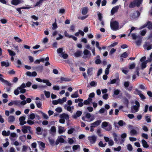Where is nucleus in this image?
Instances as JSON below:
<instances>
[{"instance_id":"f257e3e1","label":"nucleus","mask_w":152,"mask_h":152,"mask_svg":"<svg viewBox=\"0 0 152 152\" xmlns=\"http://www.w3.org/2000/svg\"><path fill=\"white\" fill-rule=\"evenodd\" d=\"M132 38L133 39H137L136 43L137 45L139 46L140 45L142 41V31H140V34L139 35H136L134 33H132L131 34Z\"/></svg>"},{"instance_id":"f03ea898","label":"nucleus","mask_w":152,"mask_h":152,"mask_svg":"<svg viewBox=\"0 0 152 152\" xmlns=\"http://www.w3.org/2000/svg\"><path fill=\"white\" fill-rule=\"evenodd\" d=\"M26 86L24 83H22L20 86L18 87L14 91V94L16 95H18L20 92L23 94L26 92V90L24 88Z\"/></svg>"},{"instance_id":"7ed1b4c3","label":"nucleus","mask_w":152,"mask_h":152,"mask_svg":"<svg viewBox=\"0 0 152 152\" xmlns=\"http://www.w3.org/2000/svg\"><path fill=\"white\" fill-rule=\"evenodd\" d=\"M142 0H134L131 1L129 4V7L130 8H133L136 6L139 7L141 4Z\"/></svg>"},{"instance_id":"20e7f679","label":"nucleus","mask_w":152,"mask_h":152,"mask_svg":"<svg viewBox=\"0 0 152 152\" xmlns=\"http://www.w3.org/2000/svg\"><path fill=\"white\" fill-rule=\"evenodd\" d=\"M21 130L24 134L28 132L31 134H33V131L30 126H24L22 127Z\"/></svg>"},{"instance_id":"39448f33","label":"nucleus","mask_w":152,"mask_h":152,"mask_svg":"<svg viewBox=\"0 0 152 152\" xmlns=\"http://www.w3.org/2000/svg\"><path fill=\"white\" fill-rule=\"evenodd\" d=\"M119 23L117 21H111L110 26L111 28L113 30H116L119 28Z\"/></svg>"},{"instance_id":"423d86ee","label":"nucleus","mask_w":152,"mask_h":152,"mask_svg":"<svg viewBox=\"0 0 152 152\" xmlns=\"http://www.w3.org/2000/svg\"><path fill=\"white\" fill-rule=\"evenodd\" d=\"M83 53L84 55L83 57L84 59L90 58L92 57V55L90 51L87 49L84 50Z\"/></svg>"},{"instance_id":"0eeeda50","label":"nucleus","mask_w":152,"mask_h":152,"mask_svg":"<svg viewBox=\"0 0 152 152\" xmlns=\"http://www.w3.org/2000/svg\"><path fill=\"white\" fill-rule=\"evenodd\" d=\"M13 102L14 105L19 107H20L21 105L24 106L26 104V100H23L22 101L19 100H14Z\"/></svg>"},{"instance_id":"6e6552de","label":"nucleus","mask_w":152,"mask_h":152,"mask_svg":"<svg viewBox=\"0 0 152 152\" xmlns=\"http://www.w3.org/2000/svg\"><path fill=\"white\" fill-rule=\"evenodd\" d=\"M135 105H134L131 107V111L133 113H135L137 112L139 110L140 107L139 102L137 101H135Z\"/></svg>"},{"instance_id":"1a4fd4ad","label":"nucleus","mask_w":152,"mask_h":152,"mask_svg":"<svg viewBox=\"0 0 152 152\" xmlns=\"http://www.w3.org/2000/svg\"><path fill=\"white\" fill-rule=\"evenodd\" d=\"M97 138L96 136L94 135L88 137V139L91 144H94L96 141Z\"/></svg>"},{"instance_id":"9d476101","label":"nucleus","mask_w":152,"mask_h":152,"mask_svg":"<svg viewBox=\"0 0 152 152\" xmlns=\"http://www.w3.org/2000/svg\"><path fill=\"white\" fill-rule=\"evenodd\" d=\"M65 136L63 135L58 136L56 141V144L58 145L59 144V142L64 143L65 140Z\"/></svg>"},{"instance_id":"9b49d317","label":"nucleus","mask_w":152,"mask_h":152,"mask_svg":"<svg viewBox=\"0 0 152 152\" xmlns=\"http://www.w3.org/2000/svg\"><path fill=\"white\" fill-rule=\"evenodd\" d=\"M120 82V80L118 78L114 79L112 80L110 82H108L107 83V85L109 86L111 84L116 83L117 86H118L119 85Z\"/></svg>"},{"instance_id":"f8f14e48","label":"nucleus","mask_w":152,"mask_h":152,"mask_svg":"<svg viewBox=\"0 0 152 152\" xmlns=\"http://www.w3.org/2000/svg\"><path fill=\"white\" fill-rule=\"evenodd\" d=\"M25 117L24 116H21L20 117L19 120L20 121V124L21 126H22L26 123V122L25 121Z\"/></svg>"},{"instance_id":"ddd939ff","label":"nucleus","mask_w":152,"mask_h":152,"mask_svg":"<svg viewBox=\"0 0 152 152\" xmlns=\"http://www.w3.org/2000/svg\"><path fill=\"white\" fill-rule=\"evenodd\" d=\"M102 121L100 120H97L95 122L91 123V127H95L97 126H98L100 125V123H101Z\"/></svg>"},{"instance_id":"4468645a","label":"nucleus","mask_w":152,"mask_h":152,"mask_svg":"<svg viewBox=\"0 0 152 152\" xmlns=\"http://www.w3.org/2000/svg\"><path fill=\"white\" fill-rule=\"evenodd\" d=\"M119 7L118 6H116L114 7L111 11V13L112 15H113L115 13L118 12Z\"/></svg>"},{"instance_id":"2eb2a0df","label":"nucleus","mask_w":152,"mask_h":152,"mask_svg":"<svg viewBox=\"0 0 152 152\" xmlns=\"http://www.w3.org/2000/svg\"><path fill=\"white\" fill-rule=\"evenodd\" d=\"M82 114V112L78 110L77 111L75 114H74L72 116V117L75 118L76 119L77 117H80Z\"/></svg>"},{"instance_id":"dca6fc26","label":"nucleus","mask_w":152,"mask_h":152,"mask_svg":"<svg viewBox=\"0 0 152 152\" xmlns=\"http://www.w3.org/2000/svg\"><path fill=\"white\" fill-rule=\"evenodd\" d=\"M144 48V49L148 50L151 49L152 48V47L151 45H150L149 42H146L145 43Z\"/></svg>"},{"instance_id":"f3484780","label":"nucleus","mask_w":152,"mask_h":152,"mask_svg":"<svg viewBox=\"0 0 152 152\" xmlns=\"http://www.w3.org/2000/svg\"><path fill=\"white\" fill-rule=\"evenodd\" d=\"M85 47L87 49L91 50L93 54V56H95L96 55L95 52V48H94L92 49H91V48L90 47V45H86Z\"/></svg>"},{"instance_id":"a211bd4d","label":"nucleus","mask_w":152,"mask_h":152,"mask_svg":"<svg viewBox=\"0 0 152 152\" xmlns=\"http://www.w3.org/2000/svg\"><path fill=\"white\" fill-rule=\"evenodd\" d=\"M146 59V57H143V69L145 68L146 66V64L148 61L151 62V59L150 58L149 60H147L146 61H144Z\"/></svg>"},{"instance_id":"6ab92c4d","label":"nucleus","mask_w":152,"mask_h":152,"mask_svg":"<svg viewBox=\"0 0 152 152\" xmlns=\"http://www.w3.org/2000/svg\"><path fill=\"white\" fill-rule=\"evenodd\" d=\"M140 15V13L138 11H136L134 12L132 16V18L135 19L137 18Z\"/></svg>"},{"instance_id":"aec40b11","label":"nucleus","mask_w":152,"mask_h":152,"mask_svg":"<svg viewBox=\"0 0 152 152\" xmlns=\"http://www.w3.org/2000/svg\"><path fill=\"white\" fill-rule=\"evenodd\" d=\"M147 26L148 28L149 29H152V23L150 22H148L146 24H145L143 25V28Z\"/></svg>"},{"instance_id":"412c9836","label":"nucleus","mask_w":152,"mask_h":152,"mask_svg":"<svg viewBox=\"0 0 152 152\" xmlns=\"http://www.w3.org/2000/svg\"><path fill=\"white\" fill-rule=\"evenodd\" d=\"M1 65L2 66H5L7 67L9 66L10 64L8 61H2L1 62Z\"/></svg>"},{"instance_id":"4be33fe9","label":"nucleus","mask_w":152,"mask_h":152,"mask_svg":"<svg viewBox=\"0 0 152 152\" xmlns=\"http://www.w3.org/2000/svg\"><path fill=\"white\" fill-rule=\"evenodd\" d=\"M134 94L139 95L141 99H142V94L141 93V91L138 89H136L134 92Z\"/></svg>"},{"instance_id":"5701e85b","label":"nucleus","mask_w":152,"mask_h":152,"mask_svg":"<svg viewBox=\"0 0 152 152\" xmlns=\"http://www.w3.org/2000/svg\"><path fill=\"white\" fill-rule=\"evenodd\" d=\"M50 134L52 135H54L56 132V127L54 126H52L50 129Z\"/></svg>"},{"instance_id":"b1692460","label":"nucleus","mask_w":152,"mask_h":152,"mask_svg":"<svg viewBox=\"0 0 152 152\" xmlns=\"http://www.w3.org/2000/svg\"><path fill=\"white\" fill-rule=\"evenodd\" d=\"M58 133L60 134H61L62 133L64 132H65L66 130L64 129L63 127L59 126L58 128Z\"/></svg>"},{"instance_id":"393cba45","label":"nucleus","mask_w":152,"mask_h":152,"mask_svg":"<svg viewBox=\"0 0 152 152\" xmlns=\"http://www.w3.org/2000/svg\"><path fill=\"white\" fill-rule=\"evenodd\" d=\"M38 112L39 113L41 114L44 119H48V118L49 117L46 114L41 111H39Z\"/></svg>"},{"instance_id":"a878e982","label":"nucleus","mask_w":152,"mask_h":152,"mask_svg":"<svg viewBox=\"0 0 152 152\" xmlns=\"http://www.w3.org/2000/svg\"><path fill=\"white\" fill-rule=\"evenodd\" d=\"M82 53V51L79 50H77L75 53H74V55L75 57H78L80 56H81V54Z\"/></svg>"},{"instance_id":"bb28decb","label":"nucleus","mask_w":152,"mask_h":152,"mask_svg":"<svg viewBox=\"0 0 152 152\" xmlns=\"http://www.w3.org/2000/svg\"><path fill=\"white\" fill-rule=\"evenodd\" d=\"M109 124V123L108 122L104 121L102 123L101 127L104 129Z\"/></svg>"},{"instance_id":"cd10ccee","label":"nucleus","mask_w":152,"mask_h":152,"mask_svg":"<svg viewBox=\"0 0 152 152\" xmlns=\"http://www.w3.org/2000/svg\"><path fill=\"white\" fill-rule=\"evenodd\" d=\"M60 117L64 118V119H65L66 120L69 119V115L65 113H63L61 115Z\"/></svg>"},{"instance_id":"c85d7f7f","label":"nucleus","mask_w":152,"mask_h":152,"mask_svg":"<svg viewBox=\"0 0 152 152\" xmlns=\"http://www.w3.org/2000/svg\"><path fill=\"white\" fill-rule=\"evenodd\" d=\"M79 96V95L78 94V91H75L74 93L71 95V97L72 98H76L78 97Z\"/></svg>"},{"instance_id":"c756f323","label":"nucleus","mask_w":152,"mask_h":152,"mask_svg":"<svg viewBox=\"0 0 152 152\" xmlns=\"http://www.w3.org/2000/svg\"><path fill=\"white\" fill-rule=\"evenodd\" d=\"M15 120V118L14 116H10L8 118V121L11 123L13 122Z\"/></svg>"},{"instance_id":"7c9ffc66","label":"nucleus","mask_w":152,"mask_h":152,"mask_svg":"<svg viewBox=\"0 0 152 152\" xmlns=\"http://www.w3.org/2000/svg\"><path fill=\"white\" fill-rule=\"evenodd\" d=\"M20 3V0H12L11 1L12 4L15 5H16Z\"/></svg>"},{"instance_id":"2f4dec72","label":"nucleus","mask_w":152,"mask_h":152,"mask_svg":"<svg viewBox=\"0 0 152 152\" xmlns=\"http://www.w3.org/2000/svg\"><path fill=\"white\" fill-rule=\"evenodd\" d=\"M151 116H149L148 115H146L145 116V119L147 123H150L151 121Z\"/></svg>"},{"instance_id":"473e14b6","label":"nucleus","mask_w":152,"mask_h":152,"mask_svg":"<svg viewBox=\"0 0 152 152\" xmlns=\"http://www.w3.org/2000/svg\"><path fill=\"white\" fill-rule=\"evenodd\" d=\"M60 79L61 80L60 83H61L63 82V81H70L71 80V79L70 78H64L63 77H61Z\"/></svg>"},{"instance_id":"72a5a7b5","label":"nucleus","mask_w":152,"mask_h":152,"mask_svg":"<svg viewBox=\"0 0 152 152\" xmlns=\"http://www.w3.org/2000/svg\"><path fill=\"white\" fill-rule=\"evenodd\" d=\"M2 135L5 136H8L10 134V132L8 131L7 132L6 131H3L2 133Z\"/></svg>"},{"instance_id":"f704fd0d","label":"nucleus","mask_w":152,"mask_h":152,"mask_svg":"<svg viewBox=\"0 0 152 152\" xmlns=\"http://www.w3.org/2000/svg\"><path fill=\"white\" fill-rule=\"evenodd\" d=\"M88 8L87 7H84L82 10V13L83 15H85L87 14L88 12Z\"/></svg>"},{"instance_id":"c9c22d12","label":"nucleus","mask_w":152,"mask_h":152,"mask_svg":"<svg viewBox=\"0 0 152 152\" xmlns=\"http://www.w3.org/2000/svg\"><path fill=\"white\" fill-rule=\"evenodd\" d=\"M104 129L106 131H109L111 130L112 129V126L109 123V124L107 126V127H106Z\"/></svg>"},{"instance_id":"e433bc0d","label":"nucleus","mask_w":152,"mask_h":152,"mask_svg":"<svg viewBox=\"0 0 152 152\" xmlns=\"http://www.w3.org/2000/svg\"><path fill=\"white\" fill-rule=\"evenodd\" d=\"M35 103L37 107L40 108H41L42 102L40 101L35 102Z\"/></svg>"},{"instance_id":"4c0bfd02","label":"nucleus","mask_w":152,"mask_h":152,"mask_svg":"<svg viewBox=\"0 0 152 152\" xmlns=\"http://www.w3.org/2000/svg\"><path fill=\"white\" fill-rule=\"evenodd\" d=\"M7 50L9 52L10 56H14L15 55V53L10 50L8 49Z\"/></svg>"},{"instance_id":"58836bf2","label":"nucleus","mask_w":152,"mask_h":152,"mask_svg":"<svg viewBox=\"0 0 152 152\" xmlns=\"http://www.w3.org/2000/svg\"><path fill=\"white\" fill-rule=\"evenodd\" d=\"M42 131L41 128L39 127H37L36 128V132L39 135L41 134L42 133H41V132Z\"/></svg>"},{"instance_id":"ea45409f","label":"nucleus","mask_w":152,"mask_h":152,"mask_svg":"<svg viewBox=\"0 0 152 152\" xmlns=\"http://www.w3.org/2000/svg\"><path fill=\"white\" fill-rule=\"evenodd\" d=\"M42 82L44 83H46L47 85L48 86H50L51 85V83L48 80H43Z\"/></svg>"},{"instance_id":"a19ab883","label":"nucleus","mask_w":152,"mask_h":152,"mask_svg":"<svg viewBox=\"0 0 152 152\" xmlns=\"http://www.w3.org/2000/svg\"><path fill=\"white\" fill-rule=\"evenodd\" d=\"M93 71V69L90 68L88 69L87 71V73L88 75H92V72Z\"/></svg>"},{"instance_id":"79ce46f5","label":"nucleus","mask_w":152,"mask_h":152,"mask_svg":"<svg viewBox=\"0 0 152 152\" xmlns=\"http://www.w3.org/2000/svg\"><path fill=\"white\" fill-rule=\"evenodd\" d=\"M149 147V145L148 144L147 142L145 140H143V147L147 148Z\"/></svg>"},{"instance_id":"37998d69","label":"nucleus","mask_w":152,"mask_h":152,"mask_svg":"<svg viewBox=\"0 0 152 152\" xmlns=\"http://www.w3.org/2000/svg\"><path fill=\"white\" fill-rule=\"evenodd\" d=\"M44 92L47 98H48L50 97V92L47 91H44Z\"/></svg>"},{"instance_id":"c03bdc74","label":"nucleus","mask_w":152,"mask_h":152,"mask_svg":"<svg viewBox=\"0 0 152 152\" xmlns=\"http://www.w3.org/2000/svg\"><path fill=\"white\" fill-rule=\"evenodd\" d=\"M17 136L16 134L15 133H12L10 135V138L11 140H13L12 138L15 137Z\"/></svg>"},{"instance_id":"a18cd8bd","label":"nucleus","mask_w":152,"mask_h":152,"mask_svg":"<svg viewBox=\"0 0 152 152\" xmlns=\"http://www.w3.org/2000/svg\"><path fill=\"white\" fill-rule=\"evenodd\" d=\"M80 148V146L79 145H75L73 146L72 149L74 151Z\"/></svg>"},{"instance_id":"49530a36","label":"nucleus","mask_w":152,"mask_h":152,"mask_svg":"<svg viewBox=\"0 0 152 152\" xmlns=\"http://www.w3.org/2000/svg\"><path fill=\"white\" fill-rule=\"evenodd\" d=\"M29 118L30 119L33 120L35 118V115L34 113H32L29 115Z\"/></svg>"},{"instance_id":"de8ad7c7","label":"nucleus","mask_w":152,"mask_h":152,"mask_svg":"<svg viewBox=\"0 0 152 152\" xmlns=\"http://www.w3.org/2000/svg\"><path fill=\"white\" fill-rule=\"evenodd\" d=\"M19 139L22 141H24L26 139V135H23L20 136L19 137Z\"/></svg>"},{"instance_id":"09e8293b","label":"nucleus","mask_w":152,"mask_h":152,"mask_svg":"<svg viewBox=\"0 0 152 152\" xmlns=\"http://www.w3.org/2000/svg\"><path fill=\"white\" fill-rule=\"evenodd\" d=\"M38 144L40 145L42 147L44 148H45V144L43 142L41 141H38Z\"/></svg>"},{"instance_id":"8fccbe9b","label":"nucleus","mask_w":152,"mask_h":152,"mask_svg":"<svg viewBox=\"0 0 152 152\" xmlns=\"http://www.w3.org/2000/svg\"><path fill=\"white\" fill-rule=\"evenodd\" d=\"M120 91L119 89H116L115 90L114 92V95H117L119 94L120 92Z\"/></svg>"},{"instance_id":"3c124183","label":"nucleus","mask_w":152,"mask_h":152,"mask_svg":"<svg viewBox=\"0 0 152 152\" xmlns=\"http://www.w3.org/2000/svg\"><path fill=\"white\" fill-rule=\"evenodd\" d=\"M14 39L16 40V41L18 42H20L22 41L21 39L19 38L18 37H14Z\"/></svg>"},{"instance_id":"603ef678","label":"nucleus","mask_w":152,"mask_h":152,"mask_svg":"<svg viewBox=\"0 0 152 152\" xmlns=\"http://www.w3.org/2000/svg\"><path fill=\"white\" fill-rule=\"evenodd\" d=\"M3 83L7 85L8 86H11L12 85V83H11L9 82L6 80H5V81H4Z\"/></svg>"},{"instance_id":"864d4df0","label":"nucleus","mask_w":152,"mask_h":152,"mask_svg":"<svg viewBox=\"0 0 152 152\" xmlns=\"http://www.w3.org/2000/svg\"><path fill=\"white\" fill-rule=\"evenodd\" d=\"M56 19L55 20V22L53 24L52 29H55L57 28V26L56 23Z\"/></svg>"},{"instance_id":"5fc2aeb1","label":"nucleus","mask_w":152,"mask_h":152,"mask_svg":"<svg viewBox=\"0 0 152 152\" xmlns=\"http://www.w3.org/2000/svg\"><path fill=\"white\" fill-rule=\"evenodd\" d=\"M127 148L129 151H131L132 150L133 148L132 145L130 144H129L127 145Z\"/></svg>"},{"instance_id":"6e6d98bb","label":"nucleus","mask_w":152,"mask_h":152,"mask_svg":"<svg viewBox=\"0 0 152 152\" xmlns=\"http://www.w3.org/2000/svg\"><path fill=\"white\" fill-rule=\"evenodd\" d=\"M128 56V54L126 53V52H125L122 54L121 56V57L126 58Z\"/></svg>"},{"instance_id":"4d7b16f0","label":"nucleus","mask_w":152,"mask_h":152,"mask_svg":"<svg viewBox=\"0 0 152 152\" xmlns=\"http://www.w3.org/2000/svg\"><path fill=\"white\" fill-rule=\"evenodd\" d=\"M55 110L56 112L58 113H60L62 111V110L61 107H58L55 109Z\"/></svg>"},{"instance_id":"13d9d810","label":"nucleus","mask_w":152,"mask_h":152,"mask_svg":"<svg viewBox=\"0 0 152 152\" xmlns=\"http://www.w3.org/2000/svg\"><path fill=\"white\" fill-rule=\"evenodd\" d=\"M60 56H62L64 59H65L67 58L68 55L66 54L61 53V55H60Z\"/></svg>"},{"instance_id":"bf43d9fd","label":"nucleus","mask_w":152,"mask_h":152,"mask_svg":"<svg viewBox=\"0 0 152 152\" xmlns=\"http://www.w3.org/2000/svg\"><path fill=\"white\" fill-rule=\"evenodd\" d=\"M44 0H39L36 3V4L34 6L36 7L39 5L40 4L42 3Z\"/></svg>"},{"instance_id":"052dcab7","label":"nucleus","mask_w":152,"mask_h":152,"mask_svg":"<svg viewBox=\"0 0 152 152\" xmlns=\"http://www.w3.org/2000/svg\"><path fill=\"white\" fill-rule=\"evenodd\" d=\"M75 130V129L74 128H71L68 130L67 133L69 134H71Z\"/></svg>"},{"instance_id":"680f3d73","label":"nucleus","mask_w":152,"mask_h":152,"mask_svg":"<svg viewBox=\"0 0 152 152\" xmlns=\"http://www.w3.org/2000/svg\"><path fill=\"white\" fill-rule=\"evenodd\" d=\"M49 142L51 145H52L54 143V140L53 139H50V138H48Z\"/></svg>"},{"instance_id":"e2e57ef3","label":"nucleus","mask_w":152,"mask_h":152,"mask_svg":"<svg viewBox=\"0 0 152 152\" xmlns=\"http://www.w3.org/2000/svg\"><path fill=\"white\" fill-rule=\"evenodd\" d=\"M83 101V99H82L78 98L76 99L75 100V102L76 103H77L78 102H82Z\"/></svg>"},{"instance_id":"0e129e2a","label":"nucleus","mask_w":152,"mask_h":152,"mask_svg":"<svg viewBox=\"0 0 152 152\" xmlns=\"http://www.w3.org/2000/svg\"><path fill=\"white\" fill-rule=\"evenodd\" d=\"M90 85L92 86H95L97 85V83L95 81H92L90 83Z\"/></svg>"},{"instance_id":"69168bd1","label":"nucleus","mask_w":152,"mask_h":152,"mask_svg":"<svg viewBox=\"0 0 152 152\" xmlns=\"http://www.w3.org/2000/svg\"><path fill=\"white\" fill-rule=\"evenodd\" d=\"M108 145L109 146H111L113 145L114 142L112 140H110L108 142Z\"/></svg>"},{"instance_id":"338daca9","label":"nucleus","mask_w":152,"mask_h":152,"mask_svg":"<svg viewBox=\"0 0 152 152\" xmlns=\"http://www.w3.org/2000/svg\"><path fill=\"white\" fill-rule=\"evenodd\" d=\"M137 133L136 131L134 129H132L130 131V133L131 134V135H133Z\"/></svg>"},{"instance_id":"774afa93","label":"nucleus","mask_w":152,"mask_h":152,"mask_svg":"<svg viewBox=\"0 0 152 152\" xmlns=\"http://www.w3.org/2000/svg\"><path fill=\"white\" fill-rule=\"evenodd\" d=\"M26 122L28 124L31 125L33 124H34V122L31 120H28L27 121V122Z\"/></svg>"}]
</instances>
